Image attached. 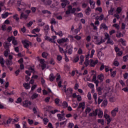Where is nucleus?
I'll use <instances>...</instances> for the list:
<instances>
[{
	"label": "nucleus",
	"instance_id": "nucleus-21",
	"mask_svg": "<svg viewBox=\"0 0 128 128\" xmlns=\"http://www.w3.org/2000/svg\"><path fill=\"white\" fill-rule=\"evenodd\" d=\"M13 18H14V20H16V21L17 22H20V18H18V14H16L13 16Z\"/></svg>",
	"mask_w": 128,
	"mask_h": 128
},
{
	"label": "nucleus",
	"instance_id": "nucleus-47",
	"mask_svg": "<svg viewBox=\"0 0 128 128\" xmlns=\"http://www.w3.org/2000/svg\"><path fill=\"white\" fill-rule=\"evenodd\" d=\"M14 119L12 118H9L8 120H6V124H10L12 122V120Z\"/></svg>",
	"mask_w": 128,
	"mask_h": 128
},
{
	"label": "nucleus",
	"instance_id": "nucleus-34",
	"mask_svg": "<svg viewBox=\"0 0 128 128\" xmlns=\"http://www.w3.org/2000/svg\"><path fill=\"white\" fill-rule=\"evenodd\" d=\"M42 14H52V12L50 11H48V10H42Z\"/></svg>",
	"mask_w": 128,
	"mask_h": 128
},
{
	"label": "nucleus",
	"instance_id": "nucleus-41",
	"mask_svg": "<svg viewBox=\"0 0 128 128\" xmlns=\"http://www.w3.org/2000/svg\"><path fill=\"white\" fill-rule=\"evenodd\" d=\"M12 44H14V46H18V40H16V38H14L12 40Z\"/></svg>",
	"mask_w": 128,
	"mask_h": 128
},
{
	"label": "nucleus",
	"instance_id": "nucleus-6",
	"mask_svg": "<svg viewBox=\"0 0 128 128\" xmlns=\"http://www.w3.org/2000/svg\"><path fill=\"white\" fill-rule=\"evenodd\" d=\"M42 2H44L45 6H50L52 4V0H41Z\"/></svg>",
	"mask_w": 128,
	"mask_h": 128
},
{
	"label": "nucleus",
	"instance_id": "nucleus-46",
	"mask_svg": "<svg viewBox=\"0 0 128 128\" xmlns=\"http://www.w3.org/2000/svg\"><path fill=\"white\" fill-rule=\"evenodd\" d=\"M38 94H32V100H34V98H38Z\"/></svg>",
	"mask_w": 128,
	"mask_h": 128
},
{
	"label": "nucleus",
	"instance_id": "nucleus-17",
	"mask_svg": "<svg viewBox=\"0 0 128 128\" xmlns=\"http://www.w3.org/2000/svg\"><path fill=\"white\" fill-rule=\"evenodd\" d=\"M104 74H102L98 76V79L100 80L101 82H104Z\"/></svg>",
	"mask_w": 128,
	"mask_h": 128
},
{
	"label": "nucleus",
	"instance_id": "nucleus-29",
	"mask_svg": "<svg viewBox=\"0 0 128 128\" xmlns=\"http://www.w3.org/2000/svg\"><path fill=\"white\" fill-rule=\"evenodd\" d=\"M10 13L6 12L5 14H2V18H8V14Z\"/></svg>",
	"mask_w": 128,
	"mask_h": 128
},
{
	"label": "nucleus",
	"instance_id": "nucleus-11",
	"mask_svg": "<svg viewBox=\"0 0 128 128\" xmlns=\"http://www.w3.org/2000/svg\"><path fill=\"white\" fill-rule=\"evenodd\" d=\"M86 106V104L84 102H80L79 104L78 108H82V110H84V108Z\"/></svg>",
	"mask_w": 128,
	"mask_h": 128
},
{
	"label": "nucleus",
	"instance_id": "nucleus-26",
	"mask_svg": "<svg viewBox=\"0 0 128 128\" xmlns=\"http://www.w3.org/2000/svg\"><path fill=\"white\" fill-rule=\"evenodd\" d=\"M106 44H110L112 45L114 44V41H112V39H110V38H108Z\"/></svg>",
	"mask_w": 128,
	"mask_h": 128
},
{
	"label": "nucleus",
	"instance_id": "nucleus-7",
	"mask_svg": "<svg viewBox=\"0 0 128 128\" xmlns=\"http://www.w3.org/2000/svg\"><path fill=\"white\" fill-rule=\"evenodd\" d=\"M23 44L24 46V48H27V50H28V47L30 46H32V42H26L24 41Z\"/></svg>",
	"mask_w": 128,
	"mask_h": 128
},
{
	"label": "nucleus",
	"instance_id": "nucleus-33",
	"mask_svg": "<svg viewBox=\"0 0 128 128\" xmlns=\"http://www.w3.org/2000/svg\"><path fill=\"white\" fill-rule=\"evenodd\" d=\"M54 74H51L50 76V82H54Z\"/></svg>",
	"mask_w": 128,
	"mask_h": 128
},
{
	"label": "nucleus",
	"instance_id": "nucleus-4",
	"mask_svg": "<svg viewBox=\"0 0 128 128\" xmlns=\"http://www.w3.org/2000/svg\"><path fill=\"white\" fill-rule=\"evenodd\" d=\"M23 106H25V108H29L30 110L32 109V108L30 107V106H32V102L30 101L25 100L23 102Z\"/></svg>",
	"mask_w": 128,
	"mask_h": 128
},
{
	"label": "nucleus",
	"instance_id": "nucleus-8",
	"mask_svg": "<svg viewBox=\"0 0 128 128\" xmlns=\"http://www.w3.org/2000/svg\"><path fill=\"white\" fill-rule=\"evenodd\" d=\"M3 44H4V48H6V50H9L10 46V42H4Z\"/></svg>",
	"mask_w": 128,
	"mask_h": 128
},
{
	"label": "nucleus",
	"instance_id": "nucleus-56",
	"mask_svg": "<svg viewBox=\"0 0 128 128\" xmlns=\"http://www.w3.org/2000/svg\"><path fill=\"white\" fill-rule=\"evenodd\" d=\"M128 54H126V56H124L123 57V60L124 62H128Z\"/></svg>",
	"mask_w": 128,
	"mask_h": 128
},
{
	"label": "nucleus",
	"instance_id": "nucleus-1",
	"mask_svg": "<svg viewBox=\"0 0 128 128\" xmlns=\"http://www.w3.org/2000/svg\"><path fill=\"white\" fill-rule=\"evenodd\" d=\"M94 40H96V44H98V46H100V44H102V42H104L106 40H104V39L102 40V38L100 37V38H98L97 37V36H94Z\"/></svg>",
	"mask_w": 128,
	"mask_h": 128
},
{
	"label": "nucleus",
	"instance_id": "nucleus-31",
	"mask_svg": "<svg viewBox=\"0 0 128 128\" xmlns=\"http://www.w3.org/2000/svg\"><path fill=\"white\" fill-rule=\"evenodd\" d=\"M62 106L64 108H66L68 106V104L66 102H64L62 103Z\"/></svg>",
	"mask_w": 128,
	"mask_h": 128
},
{
	"label": "nucleus",
	"instance_id": "nucleus-60",
	"mask_svg": "<svg viewBox=\"0 0 128 128\" xmlns=\"http://www.w3.org/2000/svg\"><path fill=\"white\" fill-rule=\"evenodd\" d=\"M42 70H44V68H46V64H42L41 66Z\"/></svg>",
	"mask_w": 128,
	"mask_h": 128
},
{
	"label": "nucleus",
	"instance_id": "nucleus-2",
	"mask_svg": "<svg viewBox=\"0 0 128 128\" xmlns=\"http://www.w3.org/2000/svg\"><path fill=\"white\" fill-rule=\"evenodd\" d=\"M76 8H72V6H69L68 8V10L66 12V14H74V12H76Z\"/></svg>",
	"mask_w": 128,
	"mask_h": 128
},
{
	"label": "nucleus",
	"instance_id": "nucleus-40",
	"mask_svg": "<svg viewBox=\"0 0 128 128\" xmlns=\"http://www.w3.org/2000/svg\"><path fill=\"white\" fill-rule=\"evenodd\" d=\"M120 42L122 43V46H126V41L124 40V39H122V38H121L120 40Z\"/></svg>",
	"mask_w": 128,
	"mask_h": 128
},
{
	"label": "nucleus",
	"instance_id": "nucleus-30",
	"mask_svg": "<svg viewBox=\"0 0 128 128\" xmlns=\"http://www.w3.org/2000/svg\"><path fill=\"white\" fill-rule=\"evenodd\" d=\"M113 64L115 66H120V62H118V60H114L113 62Z\"/></svg>",
	"mask_w": 128,
	"mask_h": 128
},
{
	"label": "nucleus",
	"instance_id": "nucleus-61",
	"mask_svg": "<svg viewBox=\"0 0 128 128\" xmlns=\"http://www.w3.org/2000/svg\"><path fill=\"white\" fill-rule=\"evenodd\" d=\"M2 30H6V24L2 26Z\"/></svg>",
	"mask_w": 128,
	"mask_h": 128
},
{
	"label": "nucleus",
	"instance_id": "nucleus-51",
	"mask_svg": "<svg viewBox=\"0 0 128 128\" xmlns=\"http://www.w3.org/2000/svg\"><path fill=\"white\" fill-rule=\"evenodd\" d=\"M64 56H65V61L68 62H70V60L68 59V56H66V52H64Z\"/></svg>",
	"mask_w": 128,
	"mask_h": 128
},
{
	"label": "nucleus",
	"instance_id": "nucleus-59",
	"mask_svg": "<svg viewBox=\"0 0 128 128\" xmlns=\"http://www.w3.org/2000/svg\"><path fill=\"white\" fill-rule=\"evenodd\" d=\"M116 12H118V14H120L122 12V8L118 7L116 9Z\"/></svg>",
	"mask_w": 128,
	"mask_h": 128
},
{
	"label": "nucleus",
	"instance_id": "nucleus-42",
	"mask_svg": "<svg viewBox=\"0 0 128 128\" xmlns=\"http://www.w3.org/2000/svg\"><path fill=\"white\" fill-rule=\"evenodd\" d=\"M43 122H44V124H48V119L46 118H43Z\"/></svg>",
	"mask_w": 128,
	"mask_h": 128
},
{
	"label": "nucleus",
	"instance_id": "nucleus-5",
	"mask_svg": "<svg viewBox=\"0 0 128 128\" xmlns=\"http://www.w3.org/2000/svg\"><path fill=\"white\" fill-rule=\"evenodd\" d=\"M66 50L68 54H72V45L66 46Z\"/></svg>",
	"mask_w": 128,
	"mask_h": 128
},
{
	"label": "nucleus",
	"instance_id": "nucleus-32",
	"mask_svg": "<svg viewBox=\"0 0 128 128\" xmlns=\"http://www.w3.org/2000/svg\"><path fill=\"white\" fill-rule=\"evenodd\" d=\"M44 30L45 32H46V34H48V30H50V26H48V25L46 26Z\"/></svg>",
	"mask_w": 128,
	"mask_h": 128
},
{
	"label": "nucleus",
	"instance_id": "nucleus-13",
	"mask_svg": "<svg viewBox=\"0 0 128 128\" xmlns=\"http://www.w3.org/2000/svg\"><path fill=\"white\" fill-rule=\"evenodd\" d=\"M28 18V14H24V12H22L20 16V18H24V20H26Z\"/></svg>",
	"mask_w": 128,
	"mask_h": 128
},
{
	"label": "nucleus",
	"instance_id": "nucleus-28",
	"mask_svg": "<svg viewBox=\"0 0 128 128\" xmlns=\"http://www.w3.org/2000/svg\"><path fill=\"white\" fill-rule=\"evenodd\" d=\"M84 56H80V64H82V62H84Z\"/></svg>",
	"mask_w": 128,
	"mask_h": 128
},
{
	"label": "nucleus",
	"instance_id": "nucleus-43",
	"mask_svg": "<svg viewBox=\"0 0 128 128\" xmlns=\"http://www.w3.org/2000/svg\"><path fill=\"white\" fill-rule=\"evenodd\" d=\"M114 8H111L110 10H108V14H114Z\"/></svg>",
	"mask_w": 128,
	"mask_h": 128
},
{
	"label": "nucleus",
	"instance_id": "nucleus-24",
	"mask_svg": "<svg viewBox=\"0 0 128 128\" xmlns=\"http://www.w3.org/2000/svg\"><path fill=\"white\" fill-rule=\"evenodd\" d=\"M67 2L68 0H64L63 2L61 4V6L62 8H66V6Z\"/></svg>",
	"mask_w": 128,
	"mask_h": 128
},
{
	"label": "nucleus",
	"instance_id": "nucleus-20",
	"mask_svg": "<svg viewBox=\"0 0 128 128\" xmlns=\"http://www.w3.org/2000/svg\"><path fill=\"white\" fill-rule=\"evenodd\" d=\"M89 4L92 8H94V0H89Z\"/></svg>",
	"mask_w": 128,
	"mask_h": 128
},
{
	"label": "nucleus",
	"instance_id": "nucleus-58",
	"mask_svg": "<svg viewBox=\"0 0 128 128\" xmlns=\"http://www.w3.org/2000/svg\"><path fill=\"white\" fill-rule=\"evenodd\" d=\"M16 102V104H20V102H22V98H18Z\"/></svg>",
	"mask_w": 128,
	"mask_h": 128
},
{
	"label": "nucleus",
	"instance_id": "nucleus-23",
	"mask_svg": "<svg viewBox=\"0 0 128 128\" xmlns=\"http://www.w3.org/2000/svg\"><path fill=\"white\" fill-rule=\"evenodd\" d=\"M96 20H104V14H102L100 17H96Z\"/></svg>",
	"mask_w": 128,
	"mask_h": 128
},
{
	"label": "nucleus",
	"instance_id": "nucleus-35",
	"mask_svg": "<svg viewBox=\"0 0 128 128\" xmlns=\"http://www.w3.org/2000/svg\"><path fill=\"white\" fill-rule=\"evenodd\" d=\"M14 38H16L12 36L8 38V39H7V40H8V42H12V40Z\"/></svg>",
	"mask_w": 128,
	"mask_h": 128
},
{
	"label": "nucleus",
	"instance_id": "nucleus-36",
	"mask_svg": "<svg viewBox=\"0 0 128 128\" xmlns=\"http://www.w3.org/2000/svg\"><path fill=\"white\" fill-rule=\"evenodd\" d=\"M104 114V112L102 110H99L98 113V118H102V116Z\"/></svg>",
	"mask_w": 128,
	"mask_h": 128
},
{
	"label": "nucleus",
	"instance_id": "nucleus-50",
	"mask_svg": "<svg viewBox=\"0 0 128 128\" xmlns=\"http://www.w3.org/2000/svg\"><path fill=\"white\" fill-rule=\"evenodd\" d=\"M57 116L58 120H60L61 122L63 118L62 116V114H58Z\"/></svg>",
	"mask_w": 128,
	"mask_h": 128
},
{
	"label": "nucleus",
	"instance_id": "nucleus-16",
	"mask_svg": "<svg viewBox=\"0 0 128 128\" xmlns=\"http://www.w3.org/2000/svg\"><path fill=\"white\" fill-rule=\"evenodd\" d=\"M4 62H6L4 59L3 58H0V64H1V66H2V68H4Z\"/></svg>",
	"mask_w": 128,
	"mask_h": 128
},
{
	"label": "nucleus",
	"instance_id": "nucleus-44",
	"mask_svg": "<svg viewBox=\"0 0 128 128\" xmlns=\"http://www.w3.org/2000/svg\"><path fill=\"white\" fill-rule=\"evenodd\" d=\"M12 120H13L12 124H14V122H18V120H20V118L18 116H17L16 118L15 119H13Z\"/></svg>",
	"mask_w": 128,
	"mask_h": 128
},
{
	"label": "nucleus",
	"instance_id": "nucleus-22",
	"mask_svg": "<svg viewBox=\"0 0 128 128\" xmlns=\"http://www.w3.org/2000/svg\"><path fill=\"white\" fill-rule=\"evenodd\" d=\"M85 14H86V16H90L91 10L90 8V7H88L86 10H85Z\"/></svg>",
	"mask_w": 128,
	"mask_h": 128
},
{
	"label": "nucleus",
	"instance_id": "nucleus-52",
	"mask_svg": "<svg viewBox=\"0 0 128 128\" xmlns=\"http://www.w3.org/2000/svg\"><path fill=\"white\" fill-rule=\"evenodd\" d=\"M87 96L89 100H92V94H90V92H88Z\"/></svg>",
	"mask_w": 128,
	"mask_h": 128
},
{
	"label": "nucleus",
	"instance_id": "nucleus-64",
	"mask_svg": "<svg viewBox=\"0 0 128 128\" xmlns=\"http://www.w3.org/2000/svg\"><path fill=\"white\" fill-rule=\"evenodd\" d=\"M124 80H126L128 78V72H126L124 74Z\"/></svg>",
	"mask_w": 128,
	"mask_h": 128
},
{
	"label": "nucleus",
	"instance_id": "nucleus-18",
	"mask_svg": "<svg viewBox=\"0 0 128 128\" xmlns=\"http://www.w3.org/2000/svg\"><path fill=\"white\" fill-rule=\"evenodd\" d=\"M96 90H97L98 94H99V96L102 95V87L96 88Z\"/></svg>",
	"mask_w": 128,
	"mask_h": 128
},
{
	"label": "nucleus",
	"instance_id": "nucleus-63",
	"mask_svg": "<svg viewBox=\"0 0 128 128\" xmlns=\"http://www.w3.org/2000/svg\"><path fill=\"white\" fill-rule=\"evenodd\" d=\"M77 98V100H78V102H80V100H82V96L78 95L77 96V97H76Z\"/></svg>",
	"mask_w": 128,
	"mask_h": 128
},
{
	"label": "nucleus",
	"instance_id": "nucleus-57",
	"mask_svg": "<svg viewBox=\"0 0 128 128\" xmlns=\"http://www.w3.org/2000/svg\"><path fill=\"white\" fill-rule=\"evenodd\" d=\"M59 50L61 54H64V48H62L59 46Z\"/></svg>",
	"mask_w": 128,
	"mask_h": 128
},
{
	"label": "nucleus",
	"instance_id": "nucleus-55",
	"mask_svg": "<svg viewBox=\"0 0 128 128\" xmlns=\"http://www.w3.org/2000/svg\"><path fill=\"white\" fill-rule=\"evenodd\" d=\"M92 110V109L90 108H88L86 109L85 112L86 113V114H88V112H90V111Z\"/></svg>",
	"mask_w": 128,
	"mask_h": 128
},
{
	"label": "nucleus",
	"instance_id": "nucleus-3",
	"mask_svg": "<svg viewBox=\"0 0 128 128\" xmlns=\"http://www.w3.org/2000/svg\"><path fill=\"white\" fill-rule=\"evenodd\" d=\"M58 4H60V2H58V0H53V3L51 4V6H50V8H53V10L55 9L56 10H58V8H56V6H58Z\"/></svg>",
	"mask_w": 128,
	"mask_h": 128
},
{
	"label": "nucleus",
	"instance_id": "nucleus-62",
	"mask_svg": "<svg viewBox=\"0 0 128 128\" xmlns=\"http://www.w3.org/2000/svg\"><path fill=\"white\" fill-rule=\"evenodd\" d=\"M110 100L111 102H114L116 101V98H114V97L110 98Z\"/></svg>",
	"mask_w": 128,
	"mask_h": 128
},
{
	"label": "nucleus",
	"instance_id": "nucleus-10",
	"mask_svg": "<svg viewBox=\"0 0 128 128\" xmlns=\"http://www.w3.org/2000/svg\"><path fill=\"white\" fill-rule=\"evenodd\" d=\"M64 92H66V94H68H68H72V88H68L67 90H64Z\"/></svg>",
	"mask_w": 128,
	"mask_h": 128
},
{
	"label": "nucleus",
	"instance_id": "nucleus-9",
	"mask_svg": "<svg viewBox=\"0 0 128 128\" xmlns=\"http://www.w3.org/2000/svg\"><path fill=\"white\" fill-rule=\"evenodd\" d=\"M98 62V60H90V66L94 67V66Z\"/></svg>",
	"mask_w": 128,
	"mask_h": 128
},
{
	"label": "nucleus",
	"instance_id": "nucleus-45",
	"mask_svg": "<svg viewBox=\"0 0 128 128\" xmlns=\"http://www.w3.org/2000/svg\"><path fill=\"white\" fill-rule=\"evenodd\" d=\"M88 86L91 89L94 88V85L92 83L88 84Z\"/></svg>",
	"mask_w": 128,
	"mask_h": 128
},
{
	"label": "nucleus",
	"instance_id": "nucleus-48",
	"mask_svg": "<svg viewBox=\"0 0 128 128\" xmlns=\"http://www.w3.org/2000/svg\"><path fill=\"white\" fill-rule=\"evenodd\" d=\"M45 40H48V42H52V38H51L48 36H46Z\"/></svg>",
	"mask_w": 128,
	"mask_h": 128
},
{
	"label": "nucleus",
	"instance_id": "nucleus-53",
	"mask_svg": "<svg viewBox=\"0 0 128 128\" xmlns=\"http://www.w3.org/2000/svg\"><path fill=\"white\" fill-rule=\"evenodd\" d=\"M50 24H56V20L54 19V18H52L51 20V22H50Z\"/></svg>",
	"mask_w": 128,
	"mask_h": 128
},
{
	"label": "nucleus",
	"instance_id": "nucleus-25",
	"mask_svg": "<svg viewBox=\"0 0 128 128\" xmlns=\"http://www.w3.org/2000/svg\"><path fill=\"white\" fill-rule=\"evenodd\" d=\"M93 98H94V103L96 104H98V101H96V100L98 98V96L96 93L94 94L93 95Z\"/></svg>",
	"mask_w": 128,
	"mask_h": 128
},
{
	"label": "nucleus",
	"instance_id": "nucleus-12",
	"mask_svg": "<svg viewBox=\"0 0 128 128\" xmlns=\"http://www.w3.org/2000/svg\"><path fill=\"white\" fill-rule=\"evenodd\" d=\"M118 112V108H115L114 110H112L111 112L112 116H116V112Z\"/></svg>",
	"mask_w": 128,
	"mask_h": 128
},
{
	"label": "nucleus",
	"instance_id": "nucleus-27",
	"mask_svg": "<svg viewBox=\"0 0 128 128\" xmlns=\"http://www.w3.org/2000/svg\"><path fill=\"white\" fill-rule=\"evenodd\" d=\"M100 28H104V30H108V26L106 25V24H102L100 25Z\"/></svg>",
	"mask_w": 128,
	"mask_h": 128
},
{
	"label": "nucleus",
	"instance_id": "nucleus-37",
	"mask_svg": "<svg viewBox=\"0 0 128 128\" xmlns=\"http://www.w3.org/2000/svg\"><path fill=\"white\" fill-rule=\"evenodd\" d=\"M116 38H122L124 36V34H122L120 32H118V34H116Z\"/></svg>",
	"mask_w": 128,
	"mask_h": 128
},
{
	"label": "nucleus",
	"instance_id": "nucleus-39",
	"mask_svg": "<svg viewBox=\"0 0 128 128\" xmlns=\"http://www.w3.org/2000/svg\"><path fill=\"white\" fill-rule=\"evenodd\" d=\"M56 36H62V31L56 32V31H54Z\"/></svg>",
	"mask_w": 128,
	"mask_h": 128
},
{
	"label": "nucleus",
	"instance_id": "nucleus-49",
	"mask_svg": "<svg viewBox=\"0 0 128 128\" xmlns=\"http://www.w3.org/2000/svg\"><path fill=\"white\" fill-rule=\"evenodd\" d=\"M94 52H96V50H94V49L92 50L90 58H92V56H94Z\"/></svg>",
	"mask_w": 128,
	"mask_h": 128
},
{
	"label": "nucleus",
	"instance_id": "nucleus-15",
	"mask_svg": "<svg viewBox=\"0 0 128 128\" xmlns=\"http://www.w3.org/2000/svg\"><path fill=\"white\" fill-rule=\"evenodd\" d=\"M23 86L26 90H30V84L29 83H24Z\"/></svg>",
	"mask_w": 128,
	"mask_h": 128
},
{
	"label": "nucleus",
	"instance_id": "nucleus-54",
	"mask_svg": "<svg viewBox=\"0 0 128 128\" xmlns=\"http://www.w3.org/2000/svg\"><path fill=\"white\" fill-rule=\"evenodd\" d=\"M56 58L58 60V62H60V60H62V56L60 55H58Z\"/></svg>",
	"mask_w": 128,
	"mask_h": 128
},
{
	"label": "nucleus",
	"instance_id": "nucleus-19",
	"mask_svg": "<svg viewBox=\"0 0 128 128\" xmlns=\"http://www.w3.org/2000/svg\"><path fill=\"white\" fill-rule=\"evenodd\" d=\"M50 54L46 52H43L42 53V58H48V56Z\"/></svg>",
	"mask_w": 128,
	"mask_h": 128
},
{
	"label": "nucleus",
	"instance_id": "nucleus-14",
	"mask_svg": "<svg viewBox=\"0 0 128 128\" xmlns=\"http://www.w3.org/2000/svg\"><path fill=\"white\" fill-rule=\"evenodd\" d=\"M6 64L7 65V66L10 67V66L12 65V60L6 59Z\"/></svg>",
	"mask_w": 128,
	"mask_h": 128
},
{
	"label": "nucleus",
	"instance_id": "nucleus-38",
	"mask_svg": "<svg viewBox=\"0 0 128 128\" xmlns=\"http://www.w3.org/2000/svg\"><path fill=\"white\" fill-rule=\"evenodd\" d=\"M112 118H110V116H109L108 118H106L107 124H110V123L112 122Z\"/></svg>",
	"mask_w": 128,
	"mask_h": 128
}]
</instances>
